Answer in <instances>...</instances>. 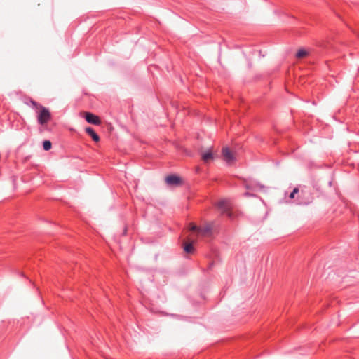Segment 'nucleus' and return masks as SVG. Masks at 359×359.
<instances>
[{
  "label": "nucleus",
  "instance_id": "2",
  "mask_svg": "<svg viewBox=\"0 0 359 359\" xmlns=\"http://www.w3.org/2000/svg\"><path fill=\"white\" fill-rule=\"evenodd\" d=\"M214 222L207 223L204 226H198L194 223L189 224V231L196 233L198 236L207 237L212 235Z\"/></svg>",
  "mask_w": 359,
  "mask_h": 359
},
{
  "label": "nucleus",
  "instance_id": "5",
  "mask_svg": "<svg viewBox=\"0 0 359 359\" xmlns=\"http://www.w3.org/2000/svg\"><path fill=\"white\" fill-rule=\"evenodd\" d=\"M166 182L170 185H179L181 183V178L176 175H169L165 179Z\"/></svg>",
  "mask_w": 359,
  "mask_h": 359
},
{
  "label": "nucleus",
  "instance_id": "17",
  "mask_svg": "<svg viewBox=\"0 0 359 359\" xmlns=\"http://www.w3.org/2000/svg\"><path fill=\"white\" fill-rule=\"evenodd\" d=\"M246 188H247L248 189H251L250 186V185H248V184H247V185H246Z\"/></svg>",
  "mask_w": 359,
  "mask_h": 359
},
{
  "label": "nucleus",
  "instance_id": "13",
  "mask_svg": "<svg viewBox=\"0 0 359 359\" xmlns=\"http://www.w3.org/2000/svg\"><path fill=\"white\" fill-rule=\"evenodd\" d=\"M244 196H253V195H252V194H250L249 192H245V193L244 194Z\"/></svg>",
  "mask_w": 359,
  "mask_h": 359
},
{
  "label": "nucleus",
  "instance_id": "7",
  "mask_svg": "<svg viewBox=\"0 0 359 359\" xmlns=\"http://www.w3.org/2000/svg\"><path fill=\"white\" fill-rule=\"evenodd\" d=\"M222 155L227 162H230L233 160V156L230 149L227 147L223 148Z\"/></svg>",
  "mask_w": 359,
  "mask_h": 359
},
{
  "label": "nucleus",
  "instance_id": "14",
  "mask_svg": "<svg viewBox=\"0 0 359 359\" xmlns=\"http://www.w3.org/2000/svg\"><path fill=\"white\" fill-rule=\"evenodd\" d=\"M290 198H294V194H293V192H291V194H290Z\"/></svg>",
  "mask_w": 359,
  "mask_h": 359
},
{
  "label": "nucleus",
  "instance_id": "12",
  "mask_svg": "<svg viewBox=\"0 0 359 359\" xmlns=\"http://www.w3.org/2000/svg\"><path fill=\"white\" fill-rule=\"evenodd\" d=\"M293 194H297L299 192V189L298 188H294L292 191Z\"/></svg>",
  "mask_w": 359,
  "mask_h": 359
},
{
  "label": "nucleus",
  "instance_id": "9",
  "mask_svg": "<svg viewBox=\"0 0 359 359\" xmlns=\"http://www.w3.org/2000/svg\"><path fill=\"white\" fill-rule=\"evenodd\" d=\"M184 250L187 253H192L194 250V245L192 243H187L184 245Z\"/></svg>",
  "mask_w": 359,
  "mask_h": 359
},
{
  "label": "nucleus",
  "instance_id": "16",
  "mask_svg": "<svg viewBox=\"0 0 359 359\" xmlns=\"http://www.w3.org/2000/svg\"><path fill=\"white\" fill-rule=\"evenodd\" d=\"M257 187H259V188H261V189L264 188V186L260 185V184H257Z\"/></svg>",
  "mask_w": 359,
  "mask_h": 359
},
{
  "label": "nucleus",
  "instance_id": "1",
  "mask_svg": "<svg viewBox=\"0 0 359 359\" xmlns=\"http://www.w3.org/2000/svg\"><path fill=\"white\" fill-rule=\"evenodd\" d=\"M24 102L27 105L31 104V107L36 110L38 114L37 121L39 125L44 126L50 120L51 114L46 107L29 98H26Z\"/></svg>",
  "mask_w": 359,
  "mask_h": 359
},
{
  "label": "nucleus",
  "instance_id": "3",
  "mask_svg": "<svg viewBox=\"0 0 359 359\" xmlns=\"http://www.w3.org/2000/svg\"><path fill=\"white\" fill-rule=\"evenodd\" d=\"M215 206L221 212L222 215H226L229 219L234 218V215L232 212L233 203L230 199H221L216 203Z\"/></svg>",
  "mask_w": 359,
  "mask_h": 359
},
{
  "label": "nucleus",
  "instance_id": "6",
  "mask_svg": "<svg viewBox=\"0 0 359 359\" xmlns=\"http://www.w3.org/2000/svg\"><path fill=\"white\" fill-rule=\"evenodd\" d=\"M85 131L88 135L91 137L94 142H97L100 141L99 135L95 133L93 128L87 127L86 128Z\"/></svg>",
  "mask_w": 359,
  "mask_h": 359
},
{
  "label": "nucleus",
  "instance_id": "11",
  "mask_svg": "<svg viewBox=\"0 0 359 359\" xmlns=\"http://www.w3.org/2000/svg\"><path fill=\"white\" fill-rule=\"evenodd\" d=\"M43 147L45 151H49L52 147V143L49 140H44L43 142Z\"/></svg>",
  "mask_w": 359,
  "mask_h": 359
},
{
  "label": "nucleus",
  "instance_id": "15",
  "mask_svg": "<svg viewBox=\"0 0 359 359\" xmlns=\"http://www.w3.org/2000/svg\"><path fill=\"white\" fill-rule=\"evenodd\" d=\"M354 32L355 33V34L357 35L358 37H359V29L358 30H356V31H354Z\"/></svg>",
  "mask_w": 359,
  "mask_h": 359
},
{
  "label": "nucleus",
  "instance_id": "10",
  "mask_svg": "<svg viewBox=\"0 0 359 359\" xmlns=\"http://www.w3.org/2000/svg\"><path fill=\"white\" fill-rule=\"evenodd\" d=\"M308 55V52L304 49H300L296 53V57L297 58H303Z\"/></svg>",
  "mask_w": 359,
  "mask_h": 359
},
{
  "label": "nucleus",
  "instance_id": "4",
  "mask_svg": "<svg viewBox=\"0 0 359 359\" xmlns=\"http://www.w3.org/2000/svg\"><path fill=\"white\" fill-rule=\"evenodd\" d=\"M84 118L86 121L89 123L95 126H100L101 124V121L100 118L90 112H86Z\"/></svg>",
  "mask_w": 359,
  "mask_h": 359
},
{
  "label": "nucleus",
  "instance_id": "8",
  "mask_svg": "<svg viewBox=\"0 0 359 359\" xmlns=\"http://www.w3.org/2000/svg\"><path fill=\"white\" fill-rule=\"evenodd\" d=\"M201 158L204 162H208L209 161L213 159V154L211 149H208V151L203 152L201 155Z\"/></svg>",
  "mask_w": 359,
  "mask_h": 359
}]
</instances>
